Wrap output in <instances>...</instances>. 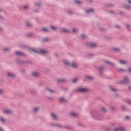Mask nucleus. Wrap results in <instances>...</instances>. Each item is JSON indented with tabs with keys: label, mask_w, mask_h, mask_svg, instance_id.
Here are the masks:
<instances>
[{
	"label": "nucleus",
	"mask_w": 131,
	"mask_h": 131,
	"mask_svg": "<svg viewBox=\"0 0 131 131\" xmlns=\"http://www.w3.org/2000/svg\"><path fill=\"white\" fill-rule=\"evenodd\" d=\"M124 131V128H123V127H119V128H117L115 129V131Z\"/></svg>",
	"instance_id": "nucleus-4"
},
{
	"label": "nucleus",
	"mask_w": 131,
	"mask_h": 131,
	"mask_svg": "<svg viewBox=\"0 0 131 131\" xmlns=\"http://www.w3.org/2000/svg\"><path fill=\"white\" fill-rule=\"evenodd\" d=\"M71 116H77V114L74 112H72L70 113Z\"/></svg>",
	"instance_id": "nucleus-8"
},
{
	"label": "nucleus",
	"mask_w": 131,
	"mask_h": 131,
	"mask_svg": "<svg viewBox=\"0 0 131 131\" xmlns=\"http://www.w3.org/2000/svg\"><path fill=\"white\" fill-rule=\"evenodd\" d=\"M32 75L34 76H39V73L37 72H33L32 73Z\"/></svg>",
	"instance_id": "nucleus-5"
},
{
	"label": "nucleus",
	"mask_w": 131,
	"mask_h": 131,
	"mask_svg": "<svg viewBox=\"0 0 131 131\" xmlns=\"http://www.w3.org/2000/svg\"><path fill=\"white\" fill-rule=\"evenodd\" d=\"M120 63L122 64L123 65H124L125 64H126V61H125L124 60H120Z\"/></svg>",
	"instance_id": "nucleus-14"
},
{
	"label": "nucleus",
	"mask_w": 131,
	"mask_h": 131,
	"mask_svg": "<svg viewBox=\"0 0 131 131\" xmlns=\"http://www.w3.org/2000/svg\"><path fill=\"white\" fill-rule=\"evenodd\" d=\"M89 90L85 88H79L78 89V92H80L81 93H85V92H88Z\"/></svg>",
	"instance_id": "nucleus-2"
},
{
	"label": "nucleus",
	"mask_w": 131,
	"mask_h": 131,
	"mask_svg": "<svg viewBox=\"0 0 131 131\" xmlns=\"http://www.w3.org/2000/svg\"><path fill=\"white\" fill-rule=\"evenodd\" d=\"M3 112L4 114H10L12 113V112H13V111L11 110L5 109L3 111Z\"/></svg>",
	"instance_id": "nucleus-3"
},
{
	"label": "nucleus",
	"mask_w": 131,
	"mask_h": 131,
	"mask_svg": "<svg viewBox=\"0 0 131 131\" xmlns=\"http://www.w3.org/2000/svg\"><path fill=\"white\" fill-rule=\"evenodd\" d=\"M51 116H52L53 118H54V119H58V116L56 114H54V113L52 114Z\"/></svg>",
	"instance_id": "nucleus-6"
},
{
	"label": "nucleus",
	"mask_w": 131,
	"mask_h": 131,
	"mask_svg": "<svg viewBox=\"0 0 131 131\" xmlns=\"http://www.w3.org/2000/svg\"><path fill=\"white\" fill-rule=\"evenodd\" d=\"M1 121H2V122H5L6 121V119H4V118L1 117Z\"/></svg>",
	"instance_id": "nucleus-24"
},
{
	"label": "nucleus",
	"mask_w": 131,
	"mask_h": 131,
	"mask_svg": "<svg viewBox=\"0 0 131 131\" xmlns=\"http://www.w3.org/2000/svg\"><path fill=\"white\" fill-rule=\"evenodd\" d=\"M73 32H74V33H75V32H77V29H73Z\"/></svg>",
	"instance_id": "nucleus-27"
},
{
	"label": "nucleus",
	"mask_w": 131,
	"mask_h": 131,
	"mask_svg": "<svg viewBox=\"0 0 131 131\" xmlns=\"http://www.w3.org/2000/svg\"><path fill=\"white\" fill-rule=\"evenodd\" d=\"M88 79H93V77H87Z\"/></svg>",
	"instance_id": "nucleus-36"
},
{
	"label": "nucleus",
	"mask_w": 131,
	"mask_h": 131,
	"mask_svg": "<svg viewBox=\"0 0 131 131\" xmlns=\"http://www.w3.org/2000/svg\"><path fill=\"white\" fill-rule=\"evenodd\" d=\"M130 118V117L127 116H126V119H129Z\"/></svg>",
	"instance_id": "nucleus-34"
},
{
	"label": "nucleus",
	"mask_w": 131,
	"mask_h": 131,
	"mask_svg": "<svg viewBox=\"0 0 131 131\" xmlns=\"http://www.w3.org/2000/svg\"><path fill=\"white\" fill-rule=\"evenodd\" d=\"M82 37H83V38H85V37H86V36L85 35H82Z\"/></svg>",
	"instance_id": "nucleus-33"
},
{
	"label": "nucleus",
	"mask_w": 131,
	"mask_h": 131,
	"mask_svg": "<svg viewBox=\"0 0 131 131\" xmlns=\"http://www.w3.org/2000/svg\"><path fill=\"white\" fill-rule=\"evenodd\" d=\"M27 25H28V26H31V23L28 22L27 23Z\"/></svg>",
	"instance_id": "nucleus-31"
},
{
	"label": "nucleus",
	"mask_w": 131,
	"mask_h": 131,
	"mask_svg": "<svg viewBox=\"0 0 131 131\" xmlns=\"http://www.w3.org/2000/svg\"><path fill=\"white\" fill-rule=\"evenodd\" d=\"M62 31H63V32H68L69 30L68 29H67L66 28H63L62 29Z\"/></svg>",
	"instance_id": "nucleus-23"
},
{
	"label": "nucleus",
	"mask_w": 131,
	"mask_h": 131,
	"mask_svg": "<svg viewBox=\"0 0 131 131\" xmlns=\"http://www.w3.org/2000/svg\"><path fill=\"white\" fill-rule=\"evenodd\" d=\"M128 71L131 73V68H129Z\"/></svg>",
	"instance_id": "nucleus-40"
},
{
	"label": "nucleus",
	"mask_w": 131,
	"mask_h": 131,
	"mask_svg": "<svg viewBox=\"0 0 131 131\" xmlns=\"http://www.w3.org/2000/svg\"><path fill=\"white\" fill-rule=\"evenodd\" d=\"M3 92V90L0 89V94H2Z\"/></svg>",
	"instance_id": "nucleus-37"
},
{
	"label": "nucleus",
	"mask_w": 131,
	"mask_h": 131,
	"mask_svg": "<svg viewBox=\"0 0 131 131\" xmlns=\"http://www.w3.org/2000/svg\"><path fill=\"white\" fill-rule=\"evenodd\" d=\"M32 52L33 53H36L37 54H47L48 53V51L46 50H41L40 51L36 50L34 49H33L31 50Z\"/></svg>",
	"instance_id": "nucleus-1"
},
{
	"label": "nucleus",
	"mask_w": 131,
	"mask_h": 131,
	"mask_svg": "<svg viewBox=\"0 0 131 131\" xmlns=\"http://www.w3.org/2000/svg\"><path fill=\"white\" fill-rule=\"evenodd\" d=\"M48 90L50 93H54L55 92L54 90H50V89H48Z\"/></svg>",
	"instance_id": "nucleus-29"
},
{
	"label": "nucleus",
	"mask_w": 131,
	"mask_h": 131,
	"mask_svg": "<svg viewBox=\"0 0 131 131\" xmlns=\"http://www.w3.org/2000/svg\"><path fill=\"white\" fill-rule=\"evenodd\" d=\"M128 103L130 105H131V100L128 101Z\"/></svg>",
	"instance_id": "nucleus-38"
},
{
	"label": "nucleus",
	"mask_w": 131,
	"mask_h": 131,
	"mask_svg": "<svg viewBox=\"0 0 131 131\" xmlns=\"http://www.w3.org/2000/svg\"><path fill=\"white\" fill-rule=\"evenodd\" d=\"M105 63H106V64H108V65H111V66H113V63L109 62V61H105Z\"/></svg>",
	"instance_id": "nucleus-17"
},
{
	"label": "nucleus",
	"mask_w": 131,
	"mask_h": 131,
	"mask_svg": "<svg viewBox=\"0 0 131 131\" xmlns=\"http://www.w3.org/2000/svg\"><path fill=\"white\" fill-rule=\"evenodd\" d=\"M128 3H129L130 4H131V1H130V0H128Z\"/></svg>",
	"instance_id": "nucleus-42"
},
{
	"label": "nucleus",
	"mask_w": 131,
	"mask_h": 131,
	"mask_svg": "<svg viewBox=\"0 0 131 131\" xmlns=\"http://www.w3.org/2000/svg\"><path fill=\"white\" fill-rule=\"evenodd\" d=\"M91 12H94V9H90L89 10H87V11H86V12L87 13H91Z\"/></svg>",
	"instance_id": "nucleus-19"
},
{
	"label": "nucleus",
	"mask_w": 131,
	"mask_h": 131,
	"mask_svg": "<svg viewBox=\"0 0 131 131\" xmlns=\"http://www.w3.org/2000/svg\"><path fill=\"white\" fill-rule=\"evenodd\" d=\"M16 54L17 55H23V54L22 53L20 52H16Z\"/></svg>",
	"instance_id": "nucleus-26"
},
{
	"label": "nucleus",
	"mask_w": 131,
	"mask_h": 131,
	"mask_svg": "<svg viewBox=\"0 0 131 131\" xmlns=\"http://www.w3.org/2000/svg\"><path fill=\"white\" fill-rule=\"evenodd\" d=\"M24 9H25V10H27V9H28V7L27 6H24Z\"/></svg>",
	"instance_id": "nucleus-30"
},
{
	"label": "nucleus",
	"mask_w": 131,
	"mask_h": 131,
	"mask_svg": "<svg viewBox=\"0 0 131 131\" xmlns=\"http://www.w3.org/2000/svg\"><path fill=\"white\" fill-rule=\"evenodd\" d=\"M129 90H131V87H129Z\"/></svg>",
	"instance_id": "nucleus-47"
},
{
	"label": "nucleus",
	"mask_w": 131,
	"mask_h": 131,
	"mask_svg": "<svg viewBox=\"0 0 131 131\" xmlns=\"http://www.w3.org/2000/svg\"><path fill=\"white\" fill-rule=\"evenodd\" d=\"M124 82H129V80L127 77H125L124 79Z\"/></svg>",
	"instance_id": "nucleus-16"
},
{
	"label": "nucleus",
	"mask_w": 131,
	"mask_h": 131,
	"mask_svg": "<svg viewBox=\"0 0 131 131\" xmlns=\"http://www.w3.org/2000/svg\"><path fill=\"white\" fill-rule=\"evenodd\" d=\"M113 51H115L116 52H118L119 51V49L117 48H113Z\"/></svg>",
	"instance_id": "nucleus-20"
},
{
	"label": "nucleus",
	"mask_w": 131,
	"mask_h": 131,
	"mask_svg": "<svg viewBox=\"0 0 131 131\" xmlns=\"http://www.w3.org/2000/svg\"><path fill=\"white\" fill-rule=\"evenodd\" d=\"M7 75H8V76H10V77H14V76H15V75H14V74L12 73H7Z\"/></svg>",
	"instance_id": "nucleus-9"
},
{
	"label": "nucleus",
	"mask_w": 131,
	"mask_h": 131,
	"mask_svg": "<svg viewBox=\"0 0 131 131\" xmlns=\"http://www.w3.org/2000/svg\"><path fill=\"white\" fill-rule=\"evenodd\" d=\"M47 40H48V38H46V39H45V40H44V41H47Z\"/></svg>",
	"instance_id": "nucleus-41"
},
{
	"label": "nucleus",
	"mask_w": 131,
	"mask_h": 131,
	"mask_svg": "<svg viewBox=\"0 0 131 131\" xmlns=\"http://www.w3.org/2000/svg\"><path fill=\"white\" fill-rule=\"evenodd\" d=\"M64 63L65 64V65H67V66H70V63L69 62V61H67V60H64Z\"/></svg>",
	"instance_id": "nucleus-7"
},
{
	"label": "nucleus",
	"mask_w": 131,
	"mask_h": 131,
	"mask_svg": "<svg viewBox=\"0 0 131 131\" xmlns=\"http://www.w3.org/2000/svg\"><path fill=\"white\" fill-rule=\"evenodd\" d=\"M4 51H5V52H8V51H9V48H5V49H4Z\"/></svg>",
	"instance_id": "nucleus-32"
},
{
	"label": "nucleus",
	"mask_w": 131,
	"mask_h": 131,
	"mask_svg": "<svg viewBox=\"0 0 131 131\" xmlns=\"http://www.w3.org/2000/svg\"><path fill=\"white\" fill-rule=\"evenodd\" d=\"M60 102H66V99L63 97H61L60 98Z\"/></svg>",
	"instance_id": "nucleus-15"
},
{
	"label": "nucleus",
	"mask_w": 131,
	"mask_h": 131,
	"mask_svg": "<svg viewBox=\"0 0 131 131\" xmlns=\"http://www.w3.org/2000/svg\"><path fill=\"white\" fill-rule=\"evenodd\" d=\"M97 44H96V43H92L90 44V47H93V48H95L96 47H97Z\"/></svg>",
	"instance_id": "nucleus-12"
},
{
	"label": "nucleus",
	"mask_w": 131,
	"mask_h": 131,
	"mask_svg": "<svg viewBox=\"0 0 131 131\" xmlns=\"http://www.w3.org/2000/svg\"><path fill=\"white\" fill-rule=\"evenodd\" d=\"M51 28L52 29V30H57V27L55 26H51Z\"/></svg>",
	"instance_id": "nucleus-10"
},
{
	"label": "nucleus",
	"mask_w": 131,
	"mask_h": 131,
	"mask_svg": "<svg viewBox=\"0 0 131 131\" xmlns=\"http://www.w3.org/2000/svg\"><path fill=\"white\" fill-rule=\"evenodd\" d=\"M0 131H3V128H2L1 127H0Z\"/></svg>",
	"instance_id": "nucleus-43"
},
{
	"label": "nucleus",
	"mask_w": 131,
	"mask_h": 131,
	"mask_svg": "<svg viewBox=\"0 0 131 131\" xmlns=\"http://www.w3.org/2000/svg\"><path fill=\"white\" fill-rule=\"evenodd\" d=\"M2 18V17L0 16V18Z\"/></svg>",
	"instance_id": "nucleus-48"
},
{
	"label": "nucleus",
	"mask_w": 131,
	"mask_h": 131,
	"mask_svg": "<svg viewBox=\"0 0 131 131\" xmlns=\"http://www.w3.org/2000/svg\"><path fill=\"white\" fill-rule=\"evenodd\" d=\"M39 110V108L38 107H36L35 108H34V112H37V111H38Z\"/></svg>",
	"instance_id": "nucleus-25"
},
{
	"label": "nucleus",
	"mask_w": 131,
	"mask_h": 131,
	"mask_svg": "<svg viewBox=\"0 0 131 131\" xmlns=\"http://www.w3.org/2000/svg\"><path fill=\"white\" fill-rule=\"evenodd\" d=\"M102 70H104V68L101 67L99 68V71H102Z\"/></svg>",
	"instance_id": "nucleus-28"
},
{
	"label": "nucleus",
	"mask_w": 131,
	"mask_h": 131,
	"mask_svg": "<svg viewBox=\"0 0 131 131\" xmlns=\"http://www.w3.org/2000/svg\"><path fill=\"white\" fill-rule=\"evenodd\" d=\"M110 89L113 92H116L117 91V89L115 88H113L112 86H110Z\"/></svg>",
	"instance_id": "nucleus-13"
},
{
	"label": "nucleus",
	"mask_w": 131,
	"mask_h": 131,
	"mask_svg": "<svg viewBox=\"0 0 131 131\" xmlns=\"http://www.w3.org/2000/svg\"><path fill=\"white\" fill-rule=\"evenodd\" d=\"M116 27H117V28H118L119 27V26H116Z\"/></svg>",
	"instance_id": "nucleus-45"
},
{
	"label": "nucleus",
	"mask_w": 131,
	"mask_h": 131,
	"mask_svg": "<svg viewBox=\"0 0 131 131\" xmlns=\"http://www.w3.org/2000/svg\"><path fill=\"white\" fill-rule=\"evenodd\" d=\"M59 81H61V82H64V81H65V80H64V79H62L59 80Z\"/></svg>",
	"instance_id": "nucleus-35"
},
{
	"label": "nucleus",
	"mask_w": 131,
	"mask_h": 131,
	"mask_svg": "<svg viewBox=\"0 0 131 131\" xmlns=\"http://www.w3.org/2000/svg\"><path fill=\"white\" fill-rule=\"evenodd\" d=\"M72 67H73L74 68H76V67H77V64H76V63H75V62H73V63L72 64Z\"/></svg>",
	"instance_id": "nucleus-11"
},
{
	"label": "nucleus",
	"mask_w": 131,
	"mask_h": 131,
	"mask_svg": "<svg viewBox=\"0 0 131 131\" xmlns=\"http://www.w3.org/2000/svg\"><path fill=\"white\" fill-rule=\"evenodd\" d=\"M102 110L103 111H106V108H105V107H103Z\"/></svg>",
	"instance_id": "nucleus-39"
},
{
	"label": "nucleus",
	"mask_w": 131,
	"mask_h": 131,
	"mask_svg": "<svg viewBox=\"0 0 131 131\" xmlns=\"http://www.w3.org/2000/svg\"><path fill=\"white\" fill-rule=\"evenodd\" d=\"M130 25H127V27H129Z\"/></svg>",
	"instance_id": "nucleus-44"
},
{
	"label": "nucleus",
	"mask_w": 131,
	"mask_h": 131,
	"mask_svg": "<svg viewBox=\"0 0 131 131\" xmlns=\"http://www.w3.org/2000/svg\"><path fill=\"white\" fill-rule=\"evenodd\" d=\"M42 30H43V31H45L46 32L49 31V29H48L47 28H43Z\"/></svg>",
	"instance_id": "nucleus-18"
},
{
	"label": "nucleus",
	"mask_w": 131,
	"mask_h": 131,
	"mask_svg": "<svg viewBox=\"0 0 131 131\" xmlns=\"http://www.w3.org/2000/svg\"><path fill=\"white\" fill-rule=\"evenodd\" d=\"M75 2L76 4H81V1H79V0H75Z\"/></svg>",
	"instance_id": "nucleus-22"
},
{
	"label": "nucleus",
	"mask_w": 131,
	"mask_h": 131,
	"mask_svg": "<svg viewBox=\"0 0 131 131\" xmlns=\"http://www.w3.org/2000/svg\"><path fill=\"white\" fill-rule=\"evenodd\" d=\"M78 79L77 78H75L73 80L72 82L73 83H75L77 81H78Z\"/></svg>",
	"instance_id": "nucleus-21"
},
{
	"label": "nucleus",
	"mask_w": 131,
	"mask_h": 131,
	"mask_svg": "<svg viewBox=\"0 0 131 131\" xmlns=\"http://www.w3.org/2000/svg\"><path fill=\"white\" fill-rule=\"evenodd\" d=\"M120 71H123V70L121 69Z\"/></svg>",
	"instance_id": "nucleus-46"
}]
</instances>
